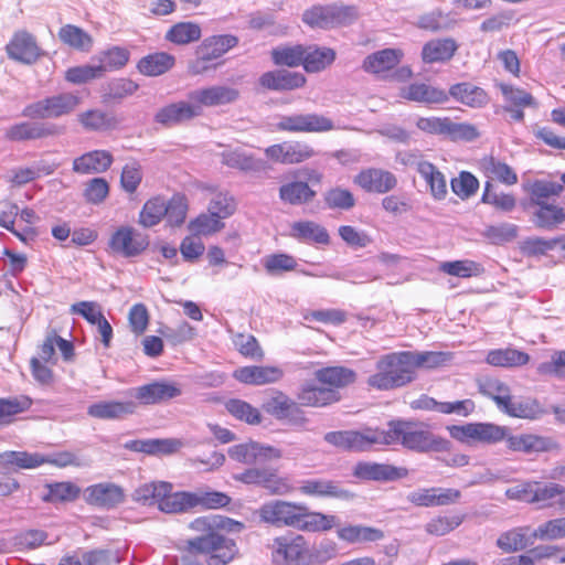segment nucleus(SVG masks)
<instances>
[{
	"label": "nucleus",
	"instance_id": "f257e3e1",
	"mask_svg": "<svg viewBox=\"0 0 565 565\" xmlns=\"http://www.w3.org/2000/svg\"><path fill=\"white\" fill-rule=\"evenodd\" d=\"M379 445H399L417 454L448 452L451 441L434 434L427 424L418 420L394 419L386 429L377 428Z\"/></svg>",
	"mask_w": 565,
	"mask_h": 565
},
{
	"label": "nucleus",
	"instance_id": "f03ea898",
	"mask_svg": "<svg viewBox=\"0 0 565 565\" xmlns=\"http://www.w3.org/2000/svg\"><path fill=\"white\" fill-rule=\"evenodd\" d=\"M405 351L382 355L375 364V373L367 377V385L379 391L404 387L414 381Z\"/></svg>",
	"mask_w": 565,
	"mask_h": 565
},
{
	"label": "nucleus",
	"instance_id": "7ed1b4c3",
	"mask_svg": "<svg viewBox=\"0 0 565 565\" xmlns=\"http://www.w3.org/2000/svg\"><path fill=\"white\" fill-rule=\"evenodd\" d=\"M189 552L207 554V565H227L238 553L236 543L211 531L186 542Z\"/></svg>",
	"mask_w": 565,
	"mask_h": 565
},
{
	"label": "nucleus",
	"instance_id": "20e7f679",
	"mask_svg": "<svg viewBox=\"0 0 565 565\" xmlns=\"http://www.w3.org/2000/svg\"><path fill=\"white\" fill-rule=\"evenodd\" d=\"M81 100L77 93H60L26 105L22 116L31 119L60 118L72 114Z\"/></svg>",
	"mask_w": 565,
	"mask_h": 565
},
{
	"label": "nucleus",
	"instance_id": "39448f33",
	"mask_svg": "<svg viewBox=\"0 0 565 565\" xmlns=\"http://www.w3.org/2000/svg\"><path fill=\"white\" fill-rule=\"evenodd\" d=\"M359 17L356 7L344 4L313 6L302 13V21L319 29L351 24Z\"/></svg>",
	"mask_w": 565,
	"mask_h": 565
},
{
	"label": "nucleus",
	"instance_id": "423d86ee",
	"mask_svg": "<svg viewBox=\"0 0 565 565\" xmlns=\"http://www.w3.org/2000/svg\"><path fill=\"white\" fill-rule=\"evenodd\" d=\"M450 437L466 445H494L503 441L505 426L493 423H466L447 426Z\"/></svg>",
	"mask_w": 565,
	"mask_h": 565
},
{
	"label": "nucleus",
	"instance_id": "0eeeda50",
	"mask_svg": "<svg viewBox=\"0 0 565 565\" xmlns=\"http://www.w3.org/2000/svg\"><path fill=\"white\" fill-rule=\"evenodd\" d=\"M323 439L337 448L354 452L369 451L379 445L377 428L329 431Z\"/></svg>",
	"mask_w": 565,
	"mask_h": 565
},
{
	"label": "nucleus",
	"instance_id": "6e6552de",
	"mask_svg": "<svg viewBox=\"0 0 565 565\" xmlns=\"http://www.w3.org/2000/svg\"><path fill=\"white\" fill-rule=\"evenodd\" d=\"M180 491L172 492V484L166 481H153L139 486L132 493L134 501L143 505L158 504L161 512L164 513H179L172 510L170 502L180 501L175 499Z\"/></svg>",
	"mask_w": 565,
	"mask_h": 565
},
{
	"label": "nucleus",
	"instance_id": "1a4fd4ad",
	"mask_svg": "<svg viewBox=\"0 0 565 565\" xmlns=\"http://www.w3.org/2000/svg\"><path fill=\"white\" fill-rule=\"evenodd\" d=\"M181 394V386L178 383L168 381H153L129 391V396L135 398L137 406L162 404L179 397Z\"/></svg>",
	"mask_w": 565,
	"mask_h": 565
},
{
	"label": "nucleus",
	"instance_id": "9d476101",
	"mask_svg": "<svg viewBox=\"0 0 565 565\" xmlns=\"http://www.w3.org/2000/svg\"><path fill=\"white\" fill-rule=\"evenodd\" d=\"M277 129L288 132H327L334 129L333 121L316 113L281 116Z\"/></svg>",
	"mask_w": 565,
	"mask_h": 565
},
{
	"label": "nucleus",
	"instance_id": "9b49d317",
	"mask_svg": "<svg viewBox=\"0 0 565 565\" xmlns=\"http://www.w3.org/2000/svg\"><path fill=\"white\" fill-rule=\"evenodd\" d=\"M264 409L278 420H286L294 426H302L307 418L300 406L281 391H276L264 405Z\"/></svg>",
	"mask_w": 565,
	"mask_h": 565
},
{
	"label": "nucleus",
	"instance_id": "f8f14e48",
	"mask_svg": "<svg viewBox=\"0 0 565 565\" xmlns=\"http://www.w3.org/2000/svg\"><path fill=\"white\" fill-rule=\"evenodd\" d=\"M63 132V128L53 122L22 121L6 129V139L14 142L45 139Z\"/></svg>",
	"mask_w": 565,
	"mask_h": 565
},
{
	"label": "nucleus",
	"instance_id": "ddd939ff",
	"mask_svg": "<svg viewBox=\"0 0 565 565\" xmlns=\"http://www.w3.org/2000/svg\"><path fill=\"white\" fill-rule=\"evenodd\" d=\"M353 476L364 481L392 482L408 476L405 467L373 461H360L353 468Z\"/></svg>",
	"mask_w": 565,
	"mask_h": 565
},
{
	"label": "nucleus",
	"instance_id": "4468645a",
	"mask_svg": "<svg viewBox=\"0 0 565 565\" xmlns=\"http://www.w3.org/2000/svg\"><path fill=\"white\" fill-rule=\"evenodd\" d=\"M202 115L194 100H180L168 104L157 110L153 120L164 127L179 126Z\"/></svg>",
	"mask_w": 565,
	"mask_h": 565
},
{
	"label": "nucleus",
	"instance_id": "2eb2a0df",
	"mask_svg": "<svg viewBox=\"0 0 565 565\" xmlns=\"http://www.w3.org/2000/svg\"><path fill=\"white\" fill-rule=\"evenodd\" d=\"M175 499H179L180 501L170 502L169 507H172V510L179 511V513H186L198 507L209 509L223 508L231 501L230 497L222 492L195 493L180 491V494L177 495Z\"/></svg>",
	"mask_w": 565,
	"mask_h": 565
},
{
	"label": "nucleus",
	"instance_id": "dca6fc26",
	"mask_svg": "<svg viewBox=\"0 0 565 565\" xmlns=\"http://www.w3.org/2000/svg\"><path fill=\"white\" fill-rule=\"evenodd\" d=\"M300 504L288 501H270L263 504L257 513L262 522L275 526L295 527L298 521V511Z\"/></svg>",
	"mask_w": 565,
	"mask_h": 565
},
{
	"label": "nucleus",
	"instance_id": "f3484780",
	"mask_svg": "<svg viewBox=\"0 0 565 565\" xmlns=\"http://www.w3.org/2000/svg\"><path fill=\"white\" fill-rule=\"evenodd\" d=\"M6 51L11 60L28 65L35 63L44 54L35 38L24 30L13 34L6 45Z\"/></svg>",
	"mask_w": 565,
	"mask_h": 565
},
{
	"label": "nucleus",
	"instance_id": "a211bd4d",
	"mask_svg": "<svg viewBox=\"0 0 565 565\" xmlns=\"http://www.w3.org/2000/svg\"><path fill=\"white\" fill-rule=\"evenodd\" d=\"M188 98L194 100L199 108L216 107L235 103L239 98V90L224 85H213L189 92Z\"/></svg>",
	"mask_w": 565,
	"mask_h": 565
},
{
	"label": "nucleus",
	"instance_id": "6ab92c4d",
	"mask_svg": "<svg viewBox=\"0 0 565 565\" xmlns=\"http://www.w3.org/2000/svg\"><path fill=\"white\" fill-rule=\"evenodd\" d=\"M284 375V370L275 365H247L233 372V377L236 381L253 386L277 383Z\"/></svg>",
	"mask_w": 565,
	"mask_h": 565
},
{
	"label": "nucleus",
	"instance_id": "aec40b11",
	"mask_svg": "<svg viewBox=\"0 0 565 565\" xmlns=\"http://www.w3.org/2000/svg\"><path fill=\"white\" fill-rule=\"evenodd\" d=\"M109 246L114 253L124 257H135L146 249L148 242L132 227L122 226L111 235Z\"/></svg>",
	"mask_w": 565,
	"mask_h": 565
},
{
	"label": "nucleus",
	"instance_id": "412c9836",
	"mask_svg": "<svg viewBox=\"0 0 565 565\" xmlns=\"http://www.w3.org/2000/svg\"><path fill=\"white\" fill-rule=\"evenodd\" d=\"M503 441L510 451L523 454L544 452L557 447L551 438L533 434L512 435L508 427H505Z\"/></svg>",
	"mask_w": 565,
	"mask_h": 565
},
{
	"label": "nucleus",
	"instance_id": "4be33fe9",
	"mask_svg": "<svg viewBox=\"0 0 565 565\" xmlns=\"http://www.w3.org/2000/svg\"><path fill=\"white\" fill-rule=\"evenodd\" d=\"M354 183L366 192L384 194L396 188L397 179L387 170L369 168L354 177Z\"/></svg>",
	"mask_w": 565,
	"mask_h": 565
},
{
	"label": "nucleus",
	"instance_id": "5701e85b",
	"mask_svg": "<svg viewBox=\"0 0 565 565\" xmlns=\"http://www.w3.org/2000/svg\"><path fill=\"white\" fill-rule=\"evenodd\" d=\"M84 495L88 504L107 510L117 507L125 499L121 487L110 482L89 486Z\"/></svg>",
	"mask_w": 565,
	"mask_h": 565
},
{
	"label": "nucleus",
	"instance_id": "b1692460",
	"mask_svg": "<svg viewBox=\"0 0 565 565\" xmlns=\"http://www.w3.org/2000/svg\"><path fill=\"white\" fill-rule=\"evenodd\" d=\"M306 81V76L300 72L275 70L262 74L258 84L267 90L285 92L302 87Z\"/></svg>",
	"mask_w": 565,
	"mask_h": 565
},
{
	"label": "nucleus",
	"instance_id": "393cba45",
	"mask_svg": "<svg viewBox=\"0 0 565 565\" xmlns=\"http://www.w3.org/2000/svg\"><path fill=\"white\" fill-rule=\"evenodd\" d=\"M183 443L177 438L135 439L124 444V448L150 456H168L178 452Z\"/></svg>",
	"mask_w": 565,
	"mask_h": 565
},
{
	"label": "nucleus",
	"instance_id": "a878e982",
	"mask_svg": "<svg viewBox=\"0 0 565 565\" xmlns=\"http://www.w3.org/2000/svg\"><path fill=\"white\" fill-rule=\"evenodd\" d=\"M404 53L399 49H384L367 55L362 64L366 73L382 75L395 68L402 61Z\"/></svg>",
	"mask_w": 565,
	"mask_h": 565
},
{
	"label": "nucleus",
	"instance_id": "bb28decb",
	"mask_svg": "<svg viewBox=\"0 0 565 565\" xmlns=\"http://www.w3.org/2000/svg\"><path fill=\"white\" fill-rule=\"evenodd\" d=\"M300 492L310 497L337 498L349 500L353 494L343 489L339 482L326 479H309L301 482Z\"/></svg>",
	"mask_w": 565,
	"mask_h": 565
},
{
	"label": "nucleus",
	"instance_id": "cd10ccee",
	"mask_svg": "<svg viewBox=\"0 0 565 565\" xmlns=\"http://www.w3.org/2000/svg\"><path fill=\"white\" fill-rule=\"evenodd\" d=\"M137 412V403L130 401H107L92 404L87 414L99 419H120Z\"/></svg>",
	"mask_w": 565,
	"mask_h": 565
},
{
	"label": "nucleus",
	"instance_id": "c85d7f7f",
	"mask_svg": "<svg viewBox=\"0 0 565 565\" xmlns=\"http://www.w3.org/2000/svg\"><path fill=\"white\" fill-rule=\"evenodd\" d=\"M338 523L339 520L335 515L312 512L306 505L300 504L295 529L306 532H326L338 525Z\"/></svg>",
	"mask_w": 565,
	"mask_h": 565
},
{
	"label": "nucleus",
	"instance_id": "c756f323",
	"mask_svg": "<svg viewBox=\"0 0 565 565\" xmlns=\"http://www.w3.org/2000/svg\"><path fill=\"white\" fill-rule=\"evenodd\" d=\"M458 50L457 42L451 38L433 39L422 49V60L426 64L445 63L450 61Z\"/></svg>",
	"mask_w": 565,
	"mask_h": 565
},
{
	"label": "nucleus",
	"instance_id": "7c9ffc66",
	"mask_svg": "<svg viewBox=\"0 0 565 565\" xmlns=\"http://www.w3.org/2000/svg\"><path fill=\"white\" fill-rule=\"evenodd\" d=\"M114 161L107 150H93L74 159L73 171L82 174L102 173L109 169Z\"/></svg>",
	"mask_w": 565,
	"mask_h": 565
},
{
	"label": "nucleus",
	"instance_id": "2f4dec72",
	"mask_svg": "<svg viewBox=\"0 0 565 565\" xmlns=\"http://www.w3.org/2000/svg\"><path fill=\"white\" fill-rule=\"evenodd\" d=\"M297 397L301 405L309 407H323L340 399L338 391L315 383H305Z\"/></svg>",
	"mask_w": 565,
	"mask_h": 565
},
{
	"label": "nucleus",
	"instance_id": "473e14b6",
	"mask_svg": "<svg viewBox=\"0 0 565 565\" xmlns=\"http://www.w3.org/2000/svg\"><path fill=\"white\" fill-rule=\"evenodd\" d=\"M447 95L471 108H481L489 103L487 92L469 82L451 85Z\"/></svg>",
	"mask_w": 565,
	"mask_h": 565
},
{
	"label": "nucleus",
	"instance_id": "72a5a7b5",
	"mask_svg": "<svg viewBox=\"0 0 565 565\" xmlns=\"http://www.w3.org/2000/svg\"><path fill=\"white\" fill-rule=\"evenodd\" d=\"M77 120L87 131L103 132L114 130L119 126V120L114 113L99 108L78 114Z\"/></svg>",
	"mask_w": 565,
	"mask_h": 565
},
{
	"label": "nucleus",
	"instance_id": "f704fd0d",
	"mask_svg": "<svg viewBox=\"0 0 565 565\" xmlns=\"http://www.w3.org/2000/svg\"><path fill=\"white\" fill-rule=\"evenodd\" d=\"M401 97L425 104H440L448 100L445 90L424 83H413L401 90Z\"/></svg>",
	"mask_w": 565,
	"mask_h": 565
},
{
	"label": "nucleus",
	"instance_id": "c9c22d12",
	"mask_svg": "<svg viewBox=\"0 0 565 565\" xmlns=\"http://www.w3.org/2000/svg\"><path fill=\"white\" fill-rule=\"evenodd\" d=\"M316 380L328 388L338 390L345 387L356 380V374L353 370L344 366H328L319 369L315 372Z\"/></svg>",
	"mask_w": 565,
	"mask_h": 565
},
{
	"label": "nucleus",
	"instance_id": "e433bc0d",
	"mask_svg": "<svg viewBox=\"0 0 565 565\" xmlns=\"http://www.w3.org/2000/svg\"><path fill=\"white\" fill-rule=\"evenodd\" d=\"M175 64V57L167 52H156L143 56L137 64L138 71L149 77L169 72Z\"/></svg>",
	"mask_w": 565,
	"mask_h": 565
},
{
	"label": "nucleus",
	"instance_id": "4c0bfd02",
	"mask_svg": "<svg viewBox=\"0 0 565 565\" xmlns=\"http://www.w3.org/2000/svg\"><path fill=\"white\" fill-rule=\"evenodd\" d=\"M337 536L349 544H362L380 541L384 537V533L377 527L349 524L339 527L337 530Z\"/></svg>",
	"mask_w": 565,
	"mask_h": 565
},
{
	"label": "nucleus",
	"instance_id": "58836bf2",
	"mask_svg": "<svg viewBox=\"0 0 565 565\" xmlns=\"http://www.w3.org/2000/svg\"><path fill=\"white\" fill-rule=\"evenodd\" d=\"M291 236L306 243L328 245L330 235L328 231L313 221H299L291 225Z\"/></svg>",
	"mask_w": 565,
	"mask_h": 565
},
{
	"label": "nucleus",
	"instance_id": "ea45409f",
	"mask_svg": "<svg viewBox=\"0 0 565 565\" xmlns=\"http://www.w3.org/2000/svg\"><path fill=\"white\" fill-rule=\"evenodd\" d=\"M237 43L238 39L231 34L210 36L198 46V54H202L205 60L214 61L236 46Z\"/></svg>",
	"mask_w": 565,
	"mask_h": 565
},
{
	"label": "nucleus",
	"instance_id": "a19ab883",
	"mask_svg": "<svg viewBox=\"0 0 565 565\" xmlns=\"http://www.w3.org/2000/svg\"><path fill=\"white\" fill-rule=\"evenodd\" d=\"M305 51L302 66L308 73L321 72L335 60V51L330 47L309 45Z\"/></svg>",
	"mask_w": 565,
	"mask_h": 565
},
{
	"label": "nucleus",
	"instance_id": "79ce46f5",
	"mask_svg": "<svg viewBox=\"0 0 565 565\" xmlns=\"http://www.w3.org/2000/svg\"><path fill=\"white\" fill-rule=\"evenodd\" d=\"M486 362L492 366L518 367L530 362V355L513 348L494 349L488 352Z\"/></svg>",
	"mask_w": 565,
	"mask_h": 565
},
{
	"label": "nucleus",
	"instance_id": "37998d69",
	"mask_svg": "<svg viewBox=\"0 0 565 565\" xmlns=\"http://www.w3.org/2000/svg\"><path fill=\"white\" fill-rule=\"evenodd\" d=\"M316 195L317 192L305 181H291L279 188V199L291 205L307 204L311 202Z\"/></svg>",
	"mask_w": 565,
	"mask_h": 565
},
{
	"label": "nucleus",
	"instance_id": "c03bdc74",
	"mask_svg": "<svg viewBox=\"0 0 565 565\" xmlns=\"http://www.w3.org/2000/svg\"><path fill=\"white\" fill-rule=\"evenodd\" d=\"M202 36L200 24L191 21L178 22L166 33L164 39L177 45H186L196 42Z\"/></svg>",
	"mask_w": 565,
	"mask_h": 565
},
{
	"label": "nucleus",
	"instance_id": "a18cd8bd",
	"mask_svg": "<svg viewBox=\"0 0 565 565\" xmlns=\"http://www.w3.org/2000/svg\"><path fill=\"white\" fill-rule=\"evenodd\" d=\"M417 172L429 185L433 196L443 200L447 195V181L445 175L430 162H418Z\"/></svg>",
	"mask_w": 565,
	"mask_h": 565
},
{
	"label": "nucleus",
	"instance_id": "49530a36",
	"mask_svg": "<svg viewBox=\"0 0 565 565\" xmlns=\"http://www.w3.org/2000/svg\"><path fill=\"white\" fill-rule=\"evenodd\" d=\"M527 526H520L500 534L497 546L504 553H514L526 548L533 542L526 536Z\"/></svg>",
	"mask_w": 565,
	"mask_h": 565
},
{
	"label": "nucleus",
	"instance_id": "de8ad7c7",
	"mask_svg": "<svg viewBox=\"0 0 565 565\" xmlns=\"http://www.w3.org/2000/svg\"><path fill=\"white\" fill-rule=\"evenodd\" d=\"M477 383L479 392L493 399L500 409L509 402L510 388L500 380L482 376L478 379Z\"/></svg>",
	"mask_w": 565,
	"mask_h": 565
},
{
	"label": "nucleus",
	"instance_id": "09e8293b",
	"mask_svg": "<svg viewBox=\"0 0 565 565\" xmlns=\"http://www.w3.org/2000/svg\"><path fill=\"white\" fill-rule=\"evenodd\" d=\"M129 56V51L120 46H113L100 52L96 58L102 75L104 76L108 72L117 71L126 66Z\"/></svg>",
	"mask_w": 565,
	"mask_h": 565
},
{
	"label": "nucleus",
	"instance_id": "8fccbe9b",
	"mask_svg": "<svg viewBox=\"0 0 565 565\" xmlns=\"http://www.w3.org/2000/svg\"><path fill=\"white\" fill-rule=\"evenodd\" d=\"M562 493H564V487L558 483L535 481L533 495L531 497L532 504H539L540 508H552L557 505V500Z\"/></svg>",
	"mask_w": 565,
	"mask_h": 565
},
{
	"label": "nucleus",
	"instance_id": "3c124183",
	"mask_svg": "<svg viewBox=\"0 0 565 565\" xmlns=\"http://www.w3.org/2000/svg\"><path fill=\"white\" fill-rule=\"evenodd\" d=\"M501 411L512 417L525 419H537L545 414V411L541 407L537 401L529 399L524 402H513L511 396Z\"/></svg>",
	"mask_w": 565,
	"mask_h": 565
},
{
	"label": "nucleus",
	"instance_id": "603ef678",
	"mask_svg": "<svg viewBox=\"0 0 565 565\" xmlns=\"http://www.w3.org/2000/svg\"><path fill=\"white\" fill-rule=\"evenodd\" d=\"M58 38L64 44L79 51H88L93 44L92 36L73 24L62 26L58 31Z\"/></svg>",
	"mask_w": 565,
	"mask_h": 565
},
{
	"label": "nucleus",
	"instance_id": "864d4df0",
	"mask_svg": "<svg viewBox=\"0 0 565 565\" xmlns=\"http://www.w3.org/2000/svg\"><path fill=\"white\" fill-rule=\"evenodd\" d=\"M302 541L303 539L301 536H298L295 540H289L287 537L275 539L274 547L276 557L288 563H299L303 552Z\"/></svg>",
	"mask_w": 565,
	"mask_h": 565
},
{
	"label": "nucleus",
	"instance_id": "5fc2aeb1",
	"mask_svg": "<svg viewBox=\"0 0 565 565\" xmlns=\"http://www.w3.org/2000/svg\"><path fill=\"white\" fill-rule=\"evenodd\" d=\"M45 457L26 451H6L0 455V465L15 466L21 469H33L45 463Z\"/></svg>",
	"mask_w": 565,
	"mask_h": 565
},
{
	"label": "nucleus",
	"instance_id": "6e6d98bb",
	"mask_svg": "<svg viewBox=\"0 0 565 565\" xmlns=\"http://www.w3.org/2000/svg\"><path fill=\"white\" fill-rule=\"evenodd\" d=\"M167 213L166 200L161 196L149 199L139 214V223L143 227H152L161 222Z\"/></svg>",
	"mask_w": 565,
	"mask_h": 565
},
{
	"label": "nucleus",
	"instance_id": "4d7b16f0",
	"mask_svg": "<svg viewBox=\"0 0 565 565\" xmlns=\"http://www.w3.org/2000/svg\"><path fill=\"white\" fill-rule=\"evenodd\" d=\"M225 408L236 419L249 425H258L262 422L260 412L243 399L232 398L226 402Z\"/></svg>",
	"mask_w": 565,
	"mask_h": 565
},
{
	"label": "nucleus",
	"instance_id": "13d9d810",
	"mask_svg": "<svg viewBox=\"0 0 565 565\" xmlns=\"http://www.w3.org/2000/svg\"><path fill=\"white\" fill-rule=\"evenodd\" d=\"M537 211L534 214V223L541 228H552L564 222L565 213L562 207L550 205L543 201H537Z\"/></svg>",
	"mask_w": 565,
	"mask_h": 565
},
{
	"label": "nucleus",
	"instance_id": "bf43d9fd",
	"mask_svg": "<svg viewBox=\"0 0 565 565\" xmlns=\"http://www.w3.org/2000/svg\"><path fill=\"white\" fill-rule=\"evenodd\" d=\"M221 158L223 164L242 171H259L263 168L260 160H256L239 150L223 151Z\"/></svg>",
	"mask_w": 565,
	"mask_h": 565
},
{
	"label": "nucleus",
	"instance_id": "052dcab7",
	"mask_svg": "<svg viewBox=\"0 0 565 565\" xmlns=\"http://www.w3.org/2000/svg\"><path fill=\"white\" fill-rule=\"evenodd\" d=\"M408 358L411 369L414 377L416 376V370L418 367L433 369L440 364H444L448 360V354L444 352L424 351V352H411L405 351Z\"/></svg>",
	"mask_w": 565,
	"mask_h": 565
},
{
	"label": "nucleus",
	"instance_id": "680f3d73",
	"mask_svg": "<svg viewBox=\"0 0 565 565\" xmlns=\"http://www.w3.org/2000/svg\"><path fill=\"white\" fill-rule=\"evenodd\" d=\"M339 555L338 544L329 539L322 540L308 552L309 565H324Z\"/></svg>",
	"mask_w": 565,
	"mask_h": 565
},
{
	"label": "nucleus",
	"instance_id": "e2e57ef3",
	"mask_svg": "<svg viewBox=\"0 0 565 565\" xmlns=\"http://www.w3.org/2000/svg\"><path fill=\"white\" fill-rule=\"evenodd\" d=\"M439 269L447 275L460 278L479 276L482 273L480 264L470 259L444 262L440 264Z\"/></svg>",
	"mask_w": 565,
	"mask_h": 565
},
{
	"label": "nucleus",
	"instance_id": "0e129e2a",
	"mask_svg": "<svg viewBox=\"0 0 565 565\" xmlns=\"http://www.w3.org/2000/svg\"><path fill=\"white\" fill-rule=\"evenodd\" d=\"M79 488L71 482H56L47 486L43 500L51 503L71 502L78 498Z\"/></svg>",
	"mask_w": 565,
	"mask_h": 565
},
{
	"label": "nucleus",
	"instance_id": "69168bd1",
	"mask_svg": "<svg viewBox=\"0 0 565 565\" xmlns=\"http://www.w3.org/2000/svg\"><path fill=\"white\" fill-rule=\"evenodd\" d=\"M482 166L488 174L504 184L512 185L518 182V175L512 168L493 157L483 159Z\"/></svg>",
	"mask_w": 565,
	"mask_h": 565
},
{
	"label": "nucleus",
	"instance_id": "338daca9",
	"mask_svg": "<svg viewBox=\"0 0 565 565\" xmlns=\"http://www.w3.org/2000/svg\"><path fill=\"white\" fill-rule=\"evenodd\" d=\"M305 53L303 45L277 47L271 51V58L276 65L296 67L302 65Z\"/></svg>",
	"mask_w": 565,
	"mask_h": 565
},
{
	"label": "nucleus",
	"instance_id": "774afa93",
	"mask_svg": "<svg viewBox=\"0 0 565 565\" xmlns=\"http://www.w3.org/2000/svg\"><path fill=\"white\" fill-rule=\"evenodd\" d=\"M533 540L553 541L565 537V516L544 522L531 534Z\"/></svg>",
	"mask_w": 565,
	"mask_h": 565
}]
</instances>
